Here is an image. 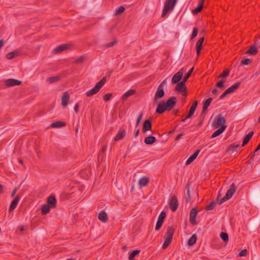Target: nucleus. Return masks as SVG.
Segmentation results:
<instances>
[{"label":"nucleus","instance_id":"obj_1","mask_svg":"<svg viewBox=\"0 0 260 260\" xmlns=\"http://www.w3.org/2000/svg\"><path fill=\"white\" fill-rule=\"evenodd\" d=\"M176 103V98L172 96L167 101L166 103L161 102L159 103L156 108V112L161 114L164 113L165 111H170L173 108Z\"/></svg>","mask_w":260,"mask_h":260},{"label":"nucleus","instance_id":"obj_2","mask_svg":"<svg viewBox=\"0 0 260 260\" xmlns=\"http://www.w3.org/2000/svg\"><path fill=\"white\" fill-rule=\"evenodd\" d=\"M174 234V229L173 227L172 226H168L166 235L164 237L165 241L162 246V249H165L171 244Z\"/></svg>","mask_w":260,"mask_h":260},{"label":"nucleus","instance_id":"obj_3","mask_svg":"<svg viewBox=\"0 0 260 260\" xmlns=\"http://www.w3.org/2000/svg\"><path fill=\"white\" fill-rule=\"evenodd\" d=\"M177 0H166L165 3L161 17H165L166 14L173 10Z\"/></svg>","mask_w":260,"mask_h":260},{"label":"nucleus","instance_id":"obj_4","mask_svg":"<svg viewBox=\"0 0 260 260\" xmlns=\"http://www.w3.org/2000/svg\"><path fill=\"white\" fill-rule=\"evenodd\" d=\"M106 82V78L104 77L102 80H101L99 82H98L96 84L94 88L88 90L86 92V96H90L98 93L100 90V89L102 87V86L105 84Z\"/></svg>","mask_w":260,"mask_h":260},{"label":"nucleus","instance_id":"obj_5","mask_svg":"<svg viewBox=\"0 0 260 260\" xmlns=\"http://www.w3.org/2000/svg\"><path fill=\"white\" fill-rule=\"evenodd\" d=\"M169 204L171 210L173 212L176 211L179 206V202L177 197L175 195L171 196Z\"/></svg>","mask_w":260,"mask_h":260},{"label":"nucleus","instance_id":"obj_6","mask_svg":"<svg viewBox=\"0 0 260 260\" xmlns=\"http://www.w3.org/2000/svg\"><path fill=\"white\" fill-rule=\"evenodd\" d=\"M225 122L226 120L224 117L222 115V114H219L214 120L213 125L216 128L218 127H220L222 126H226L225 125Z\"/></svg>","mask_w":260,"mask_h":260},{"label":"nucleus","instance_id":"obj_7","mask_svg":"<svg viewBox=\"0 0 260 260\" xmlns=\"http://www.w3.org/2000/svg\"><path fill=\"white\" fill-rule=\"evenodd\" d=\"M184 68L181 69L173 76L171 80L172 84L177 83L181 79L184 73Z\"/></svg>","mask_w":260,"mask_h":260},{"label":"nucleus","instance_id":"obj_8","mask_svg":"<svg viewBox=\"0 0 260 260\" xmlns=\"http://www.w3.org/2000/svg\"><path fill=\"white\" fill-rule=\"evenodd\" d=\"M184 81L182 80L181 82L178 83L175 87V90L180 93H183V95L186 94V88L185 87V83Z\"/></svg>","mask_w":260,"mask_h":260},{"label":"nucleus","instance_id":"obj_9","mask_svg":"<svg viewBox=\"0 0 260 260\" xmlns=\"http://www.w3.org/2000/svg\"><path fill=\"white\" fill-rule=\"evenodd\" d=\"M198 214V211L196 208H192L190 212V223L192 225H195L197 223L196 217Z\"/></svg>","mask_w":260,"mask_h":260},{"label":"nucleus","instance_id":"obj_10","mask_svg":"<svg viewBox=\"0 0 260 260\" xmlns=\"http://www.w3.org/2000/svg\"><path fill=\"white\" fill-rule=\"evenodd\" d=\"M21 83V81L15 79H9L5 81L6 85L8 87L19 85Z\"/></svg>","mask_w":260,"mask_h":260},{"label":"nucleus","instance_id":"obj_11","mask_svg":"<svg viewBox=\"0 0 260 260\" xmlns=\"http://www.w3.org/2000/svg\"><path fill=\"white\" fill-rule=\"evenodd\" d=\"M165 95V91L163 88L160 86H158L156 92H155L154 99V100H156L158 99L162 98Z\"/></svg>","mask_w":260,"mask_h":260},{"label":"nucleus","instance_id":"obj_12","mask_svg":"<svg viewBox=\"0 0 260 260\" xmlns=\"http://www.w3.org/2000/svg\"><path fill=\"white\" fill-rule=\"evenodd\" d=\"M70 98V96L69 92L68 91L64 92L61 96V105L64 107L67 106Z\"/></svg>","mask_w":260,"mask_h":260},{"label":"nucleus","instance_id":"obj_13","mask_svg":"<svg viewBox=\"0 0 260 260\" xmlns=\"http://www.w3.org/2000/svg\"><path fill=\"white\" fill-rule=\"evenodd\" d=\"M151 121L149 119H147L145 120L142 127L143 132L146 133V132L151 130Z\"/></svg>","mask_w":260,"mask_h":260},{"label":"nucleus","instance_id":"obj_14","mask_svg":"<svg viewBox=\"0 0 260 260\" xmlns=\"http://www.w3.org/2000/svg\"><path fill=\"white\" fill-rule=\"evenodd\" d=\"M47 205L52 208H54L56 206V200L54 196H50L47 199Z\"/></svg>","mask_w":260,"mask_h":260},{"label":"nucleus","instance_id":"obj_15","mask_svg":"<svg viewBox=\"0 0 260 260\" xmlns=\"http://www.w3.org/2000/svg\"><path fill=\"white\" fill-rule=\"evenodd\" d=\"M236 189V187L235 185V184L233 183H232L230 188L227 191L225 196H226L227 198L231 199L232 197L233 196L234 193L235 192Z\"/></svg>","mask_w":260,"mask_h":260},{"label":"nucleus","instance_id":"obj_16","mask_svg":"<svg viewBox=\"0 0 260 260\" xmlns=\"http://www.w3.org/2000/svg\"><path fill=\"white\" fill-rule=\"evenodd\" d=\"M99 219L104 223H106L108 221V215L105 211H101L98 215Z\"/></svg>","mask_w":260,"mask_h":260},{"label":"nucleus","instance_id":"obj_17","mask_svg":"<svg viewBox=\"0 0 260 260\" xmlns=\"http://www.w3.org/2000/svg\"><path fill=\"white\" fill-rule=\"evenodd\" d=\"M212 101V98H209L208 99H207L205 102L204 103L203 106V110L201 113V116L203 114H205L206 111H207V108L210 105L211 102Z\"/></svg>","mask_w":260,"mask_h":260},{"label":"nucleus","instance_id":"obj_18","mask_svg":"<svg viewBox=\"0 0 260 260\" xmlns=\"http://www.w3.org/2000/svg\"><path fill=\"white\" fill-rule=\"evenodd\" d=\"M204 40V38L203 37V38H200L197 42L196 49H197V54L198 56L199 55V54L201 52V51L202 49V45H203Z\"/></svg>","mask_w":260,"mask_h":260},{"label":"nucleus","instance_id":"obj_19","mask_svg":"<svg viewBox=\"0 0 260 260\" xmlns=\"http://www.w3.org/2000/svg\"><path fill=\"white\" fill-rule=\"evenodd\" d=\"M198 103L197 101H195L193 103V104L191 105V106L190 108L189 111L186 117V118H189L192 116V115L193 114V113L196 109V108L198 105Z\"/></svg>","mask_w":260,"mask_h":260},{"label":"nucleus","instance_id":"obj_20","mask_svg":"<svg viewBox=\"0 0 260 260\" xmlns=\"http://www.w3.org/2000/svg\"><path fill=\"white\" fill-rule=\"evenodd\" d=\"M20 199V198L18 196H17L15 197V198L12 202V203L10 205V206L9 207L10 211H12L15 209V208L16 207V206L18 205V203Z\"/></svg>","mask_w":260,"mask_h":260},{"label":"nucleus","instance_id":"obj_21","mask_svg":"<svg viewBox=\"0 0 260 260\" xmlns=\"http://www.w3.org/2000/svg\"><path fill=\"white\" fill-rule=\"evenodd\" d=\"M240 84L241 83L240 82H237L234 84V85H232L231 87H230L226 90L229 94L233 93L239 88Z\"/></svg>","mask_w":260,"mask_h":260},{"label":"nucleus","instance_id":"obj_22","mask_svg":"<svg viewBox=\"0 0 260 260\" xmlns=\"http://www.w3.org/2000/svg\"><path fill=\"white\" fill-rule=\"evenodd\" d=\"M156 140V138L154 136H150L145 138L144 143L146 145H152Z\"/></svg>","mask_w":260,"mask_h":260},{"label":"nucleus","instance_id":"obj_23","mask_svg":"<svg viewBox=\"0 0 260 260\" xmlns=\"http://www.w3.org/2000/svg\"><path fill=\"white\" fill-rule=\"evenodd\" d=\"M68 47H69L68 45L67 44H63V45H60L54 49L53 52L54 53H58L59 52H61L67 49Z\"/></svg>","mask_w":260,"mask_h":260},{"label":"nucleus","instance_id":"obj_24","mask_svg":"<svg viewBox=\"0 0 260 260\" xmlns=\"http://www.w3.org/2000/svg\"><path fill=\"white\" fill-rule=\"evenodd\" d=\"M66 125V123L65 122L57 121L53 123H52L49 127L50 128H56V127H61L64 126Z\"/></svg>","mask_w":260,"mask_h":260},{"label":"nucleus","instance_id":"obj_25","mask_svg":"<svg viewBox=\"0 0 260 260\" xmlns=\"http://www.w3.org/2000/svg\"><path fill=\"white\" fill-rule=\"evenodd\" d=\"M226 126H222L215 131L212 135V138L216 137L220 135L226 128Z\"/></svg>","mask_w":260,"mask_h":260},{"label":"nucleus","instance_id":"obj_26","mask_svg":"<svg viewBox=\"0 0 260 260\" xmlns=\"http://www.w3.org/2000/svg\"><path fill=\"white\" fill-rule=\"evenodd\" d=\"M258 52V51L255 47V44H253L247 51V54H249L252 55H256Z\"/></svg>","mask_w":260,"mask_h":260},{"label":"nucleus","instance_id":"obj_27","mask_svg":"<svg viewBox=\"0 0 260 260\" xmlns=\"http://www.w3.org/2000/svg\"><path fill=\"white\" fill-rule=\"evenodd\" d=\"M136 92V90L134 89H131L128 91L126 92L122 96V101H124L131 95L134 94Z\"/></svg>","mask_w":260,"mask_h":260},{"label":"nucleus","instance_id":"obj_28","mask_svg":"<svg viewBox=\"0 0 260 260\" xmlns=\"http://www.w3.org/2000/svg\"><path fill=\"white\" fill-rule=\"evenodd\" d=\"M253 135V132H250L243 139L242 146H244L247 144Z\"/></svg>","mask_w":260,"mask_h":260},{"label":"nucleus","instance_id":"obj_29","mask_svg":"<svg viewBox=\"0 0 260 260\" xmlns=\"http://www.w3.org/2000/svg\"><path fill=\"white\" fill-rule=\"evenodd\" d=\"M125 130H120L116 136H115L114 140L115 141H118L121 140L122 138H123L125 136Z\"/></svg>","mask_w":260,"mask_h":260},{"label":"nucleus","instance_id":"obj_30","mask_svg":"<svg viewBox=\"0 0 260 260\" xmlns=\"http://www.w3.org/2000/svg\"><path fill=\"white\" fill-rule=\"evenodd\" d=\"M197 240V236L196 234H193L189 239L188 241V245L189 246H192L196 244Z\"/></svg>","mask_w":260,"mask_h":260},{"label":"nucleus","instance_id":"obj_31","mask_svg":"<svg viewBox=\"0 0 260 260\" xmlns=\"http://www.w3.org/2000/svg\"><path fill=\"white\" fill-rule=\"evenodd\" d=\"M149 179L147 177H143L141 178L139 181V185L141 187H145L147 185Z\"/></svg>","mask_w":260,"mask_h":260},{"label":"nucleus","instance_id":"obj_32","mask_svg":"<svg viewBox=\"0 0 260 260\" xmlns=\"http://www.w3.org/2000/svg\"><path fill=\"white\" fill-rule=\"evenodd\" d=\"M60 77L59 76H56L48 77L47 78L46 81L50 83H52L53 82L58 81L60 80Z\"/></svg>","mask_w":260,"mask_h":260},{"label":"nucleus","instance_id":"obj_33","mask_svg":"<svg viewBox=\"0 0 260 260\" xmlns=\"http://www.w3.org/2000/svg\"><path fill=\"white\" fill-rule=\"evenodd\" d=\"M140 252V250H135L133 251L132 252L130 253L129 256H128V259L129 260H133L135 256L139 254Z\"/></svg>","mask_w":260,"mask_h":260},{"label":"nucleus","instance_id":"obj_34","mask_svg":"<svg viewBox=\"0 0 260 260\" xmlns=\"http://www.w3.org/2000/svg\"><path fill=\"white\" fill-rule=\"evenodd\" d=\"M19 54V52L17 51H12L10 53H8L6 55V58L8 59H11L13 58L14 57L18 56Z\"/></svg>","mask_w":260,"mask_h":260},{"label":"nucleus","instance_id":"obj_35","mask_svg":"<svg viewBox=\"0 0 260 260\" xmlns=\"http://www.w3.org/2000/svg\"><path fill=\"white\" fill-rule=\"evenodd\" d=\"M50 208H52L48 205H43L42 208V214L45 215L50 211Z\"/></svg>","mask_w":260,"mask_h":260},{"label":"nucleus","instance_id":"obj_36","mask_svg":"<svg viewBox=\"0 0 260 260\" xmlns=\"http://www.w3.org/2000/svg\"><path fill=\"white\" fill-rule=\"evenodd\" d=\"M221 239L226 243L229 241V235L226 233L221 232L220 234Z\"/></svg>","mask_w":260,"mask_h":260},{"label":"nucleus","instance_id":"obj_37","mask_svg":"<svg viewBox=\"0 0 260 260\" xmlns=\"http://www.w3.org/2000/svg\"><path fill=\"white\" fill-rule=\"evenodd\" d=\"M217 202L213 201L211 202L206 208L207 210H212L214 209L215 206L217 204Z\"/></svg>","mask_w":260,"mask_h":260},{"label":"nucleus","instance_id":"obj_38","mask_svg":"<svg viewBox=\"0 0 260 260\" xmlns=\"http://www.w3.org/2000/svg\"><path fill=\"white\" fill-rule=\"evenodd\" d=\"M197 157L194 156V155L192 154L190 157L188 158L185 162V165L188 166L190 165L192 162H193Z\"/></svg>","mask_w":260,"mask_h":260},{"label":"nucleus","instance_id":"obj_39","mask_svg":"<svg viewBox=\"0 0 260 260\" xmlns=\"http://www.w3.org/2000/svg\"><path fill=\"white\" fill-rule=\"evenodd\" d=\"M203 8V7L201 5H199L196 8L192 10V12L193 14H197L202 11Z\"/></svg>","mask_w":260,"mask_h":260},{"label":"nucleus","instance_id":"obj_40","mask_svg":"<svg viewBox=\"0 0 260 260\" xmlns=\"http://www.w3.org/2000/svg\"><path fill=\"white\" fill-rule=\"evenodd\" d=\"M124 10H125V8L121 6L116 9L115 14L116 15H119V14H121L122 12H123L124 11Z\"/></svg>","mask_w":260,"mask_h":260},{"label":"nucleus","instance_id":"obj_41","mask_svg":"<svg viewBox=\"0 0 260 260\" xmlns=\"http://www.w3.org/2000/svg\"><path fill=\"white\" fill-rule=\"evenodd\" d=\"M230 70L227 69L224 71L222 73L220 74L218 76L219 78H225L229 75L230 74Z\"/></svg>","mask_w":260,"mask_h":260},{"label":"nucleus","instance_id":"obj_42","mask_svg":"<svg viewBox=\"0 0 260 260\" xmlns=\"http://www.w3.org/2000/svg\"><path fill=\"white\" fill-rule=\"evenodd\" d=\"M193 69L194 68H192L185 75V76H184V78L183 79V80L185 82H186L187 79L189 78V77L190 76L192 72H193Z\"/></svg>","mask_w":260,"mask_h":260},{"label":"nucleus","instance_id":"obj_43","mask_svg":"<svg viewBox=\"0 0 260 260\" xmlns=\"http://www.w3.org/2000/svg\"><path fill=\"white\" fill-rule=\"evenodd\" d=\"M166 217V213L165 211H162L158 216L157 220L164 222L165 218Z\"/></svg>","mask_w":260,"mask_h":260},{"label":"nucleus","instance_id":"obj_44","mask_svg":"<svg viewBox=\"0 0 260 260\" xmlns=\"http://www.w3.org/2000/svg\"><path fill=\"white\" fill-rule=\"evenodd\" d=\"M229 198H227L226 196H225L223 198H222L219 201V197H218L216 199V202L219 204H222L223 203L225 202L226 201L229 200Z\"/></svg>","mask_w":260,"mask_h":260},{"label":"nucleus","instance_id":"obj_45","mask_svg":"<svg viewBox=\"0 0 260 260\" xmlns=\"http://www.w3.org/2000/svg\"><path fill=\"white\" fill-rule=\"evenodd\" d=\"M85 59V57L84 56H81L80 57H79L78 58L76 59L75 61H74V63H80L81 62H82L83 61H84Z\"/></svg>","mask_w":260,"mask_h":260},{"label":"nucleus","instance_id":"obj_46","mask_svg":"<svg viewBox=\"0 0 260 260\" xmlns=\"http://www.w3.org/2000/svg\"><path fill=\"white\" fill-rule=\"evenodd\" d=\"M198 32V28H196V27L193 28L192 34L191 35V38L190 39H194L197 36Z\"/></svg>","mask_w":260,"mask_h":260},{"label":"nucleus","instance_id":"obj_47","mask_svg":"<svg viewBox=\"0 0 260 260\" xmlns=\"http://www.w3.org/2000/svg\"><path fill=\"white\" fill-rule=\"evenodd\" d=\"M163 222H162L161 221H159V220H157L156 224L155 226V230L156 231H158L160 229V228L161 227V226L163 224Z\"/></svg>","mask_w":260,"mask_h":260},{"label":"nucleus","instance_id":"obj_48","mask_svg":"<svg viewBox=\"0 0 260 260\" xmlns=\"http://www.w3.org/2000/svg\"><path fill=\"white\" fill-rule=\"evenodd\" d=\"M251 62V59L249 58H246L243 60H242L241 64L243 65H248Z\"/></svg>","mask_w":260,"mask_h":260},{"label":"nucleus","instance_id":"obj_49","mask_svg":"<svg viewBox=\"0 0 260 260\" xmlns=\"http://www.w3.org/2000/svg\"><path fill=\"white\" fill-rule=\"evenodd\" d=\"M111 96H112V94L107 93L103 96V100H104V101H105L106 102L110 100Z\"/></svg>","mask_w":260,"mask_h":260},{"label":"nucleus","instance_id":"obj_50","mask_svg":"<svg viewBox=\"0 0 260 260\" xmlns=\"http://www.w3.org/2000/svg\"><path fill=\"white\" fill-rule=\"evenodd\" d=\"M247 253H248V251L247 250V249H244L243 250H242L240 253H239V256H246L247 254Z\"/></svg>","mask_w":260,"mask_h":260},{"label":"nucleus","instance_id":"obj_51","mask_svg":"<svg viewBox=\"0 0 260 260\" xmlns=\"http://www.w3.org/2000/svg\"><path fill=\"white\" fill-rule=\"evenodd\" d=\"M116 41L114 40L111 42H110V43L107 44L106 45H105V46L106 48H110V47L113 46L116 44Z\"/></svg>","mask_w":260,"mask_h":260},{"label":"nucleus","instance_id":"obj_52","mask_svg":"<svg viewBox=\"0 0 260 260\" xmlns=\"http://www.w3.org/2000/svg\"><path fill=\"white\" fill-rule=\"evenodd\" d=\"M167 78L165 79L158 86H160L161 87L163 88L166 86L167 84Z\"/></svg>","mask_w":260,"mask_h":260},{"label":"nucleus","instance_id":"obj_53","mask_svg":"<svg viewBox=\"0 0 260 260\" xmlns=\"http://www.w3.org/2000/svg\"><path fill=\"white\" fill-rule=\"evenodd\" d=\"M229 93L227 92L226 90L220 96L219 100H222L225 98Z\"/></svg>","mask_w":260,"mask_h":260},{"label":"nucleus","instance_id":"obj_54","mask_svg":"<svg viewBox=\"0 0 260 260\" xmlns=\"http://www.w3.org/2000/svg\"><path fill=\"white\" fill-rule=\"evenodd\" d=\"M216 86L218 88H222L224 87V84L219 81L218 83H216Z\"/></svg>","mask_w":260,"mask_h":260},{"label":"nucleus","instance_id":"obj_55","mask_svg":"<svg viewBox=\"0 0 260 260\" xmlns=\"http://www.w3.org/2000/svg\"><path fill=\"white\" fill-rule=\"evenodd\" d=\"M142 117H143V113H141L138 116L136 122L140 123L142 119Z\"/></svg>","mask_w":260,"mask_h":260},{"label":"nucleus","instance_id":"obj_56","mask_svg":"<svg viewBox=\"0 0 260 260\" xmlns=\"http://www.w3.org/2000/svg\"><path fill=\"white\" fill-rule=\"evenodd\" d=\"M238 147H228V148L226 149V152H228V151L231 150L232 152H235L236 150V148Z\"/></svg>","mask_w":260,"mask_h":260},{"label":"nucleus","instance_id":"obj_57","mask_svg":"<svg viewBox=\"0 0 260 260\" xmlns=\"http://www.w3.org/2000/svg\"><path fill=\"white\" fill-rule=\"evenodd\" d=\"M79 105L78 103H77L76 104L75 107H74V110L75 111L76 113H77L79 111Z\"/></svg>","mask_w":260,"mask_h":260},{"label":"nucleus","instance_id":"obj_58","mask_svg":"<svg viewBox=\"0 0 260 260\" xmlns=\"http://www.w3.org/2000/svg\"><path fill=\"white\" fill-rule=\"evenodd\" d=\"M186 193H187V196H188V197H187V201H190V195L189 189L188 187L187 188Z\"/></svg>","mask_w":260,"mask_h":260},{"label":"nucleus","instance_id":"obj_59","mask_svg":"<svg viewBox=\"0 0 260 260\" xmlns=\"http://www.w3.org/2000/svg\"><path fill=\"white\" fill-rule=\"evenodd\" d=\"M17 188H15V189L13 190V191L12 192L11 194V197H14V196L15 195L16 192V191H17Z\"/></svg>","mask_w":260,"mask_h":260},{"label":"nucleus","instance_id":"obj_60","mask_svg":"<svg viewBox=\"0 0 260 260\" xmlns=\"http://www.w3.org/2000/svg\"><path fill=\"white\" fill-rule=\"evenodd\" d=\"M200 150L198 149L193 153V154L194 155V156H196L197 157V156L198 155L199 153H200Z\"/></svg>","mask_w":260,"mask_h":260},{"label":"nucleus","instance_id":"obj_61","mask_svg":"<svg viewBox=\"0 0 260 260\" xmlns=\"http://www.w3.org/2000/svg\"><path fill=\"white\" fill-rule=\"evenodd\" d=\"M4 192V186L0 184V193H2Z\"/></svg>","mask_w":260,"mask_h":260},{"label":"nucleus","instance_id":"obj_62","mask_svg":"<svg viewBox=\"0 0 260 260\" xmlns=\"http://www.w3.org/2000/svg\"><path fill=\"white\" fill-rule=\"evenodd\" d=\"M212 93H213V94H217V89H216V88L213 89L212 90Z\"/></svg>","mask_w":260,"mask_h":260},{"label":"nucleus","instance_id":"obj_63","mask_svg":"<svg viewBox=\"0 0 260 260\" xmlns=\"http://www.w3.org/2000/svg\"><path fill=\"white\" fill-rule=\"evenodd\" d=\"M19 230L21 232H23L24 231V226L23 225H20L19 227Z\"/></svg>","mask_w":260,"mask_h":260},{"label":"nucleus","instance_id":"obj_64","mask_svg":"<svg viewBox=\"0 0 260 260\" xmlns=\"http://www.w3.org/2000/svg\"><path fill=\"white\" fill-rule=\"evenodd\" d=\"M260 149V147H256L255 150L253 152V155H255V153Z\"/></svg>","mask_w":260,"mask_h":260}]
</instances>
